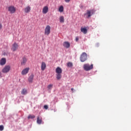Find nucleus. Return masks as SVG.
I'll return each mask as SVG.
<instances>
[{
	"label": "nucleus",
	"instance_id": "nucleus-7",
	"mask_svg": "<svg viewBox=\"0 0 131 131\" xmlns=\"http://www.w3.org/2000/svg\"><path fill=\"white\" fill-rule=\"evenodd\" d=\"M8 11L10 12V14H14L16 12V7L13 6H9Z\"/></svg>",
	"mask_w": 131,
	"mask_h": 131
},
{
	"label": "nucleus",
	"instance_id": "nucleus-29",
	"mask_svg": "<svg viewBox=\"0 0 131 131\" xmlns=\"http://www.w3.org/2000/svg\"><path fill=\"white\" fill-rule=\"evenodd\" d=\"M2 28H3V25L0 24V29H2Z\"/></svg>",
	"mask_w": 131,
	"mask_h": 131
},
{
	"label": "nucleus",
	"instance_id": "nucleus-30",
	"mask_svg": "<svg viewBox=\"0 0 131 131\" xmlns=\"http://www.w3.org/2000/svg\"><path fill=\"white\" fill-rule=\"evenodd\" d=\"M0 77H2V72H0Z\"/></svg>",
	"mask_w": 131,
	"mask_h": 131
},
{
	"label": "nucleus",
	"instance_id": "nucleus-25",
	"mask_svg": "<svg viewBox=\"0 0 131 131\" xmlns=\"http://www.w3.org/2000/svg\"><path fill=\"white\" fill-rule=\"evenodd\" d=\"M0 130H4V125H0Z\"/></svg>",
	"mask_w": 131,
	"mask_h": 131
},
{
	"label": "nucleus",
	"instance_id": "nucleus-31",
	"mask_svg": "<svg viewBox=\"0 0 131 131\" xmlns=\"http://www.w3.org/2000/svg\"><path fill=\"white\" fill-rule=\"evenodd\" d=\"M74 90V89H73V88H72V89H71V91H73Z\"/></svg>",
	"mask_w": 131,
	"mask_h": 131
},
{
	"label": "nucleus",
	"instance_id": "nucleus-24",
	"mask_svg": "<svg viewBox=\"0 0 131 131\" xmlns=\"http://www.w3.org/2000/svg\"><path fill=\"white\" fill-rule=\"evenodd\" d=\"M52 88H53V84H49L48 86V90H51V89H52Z\"/></svg>",
	"mask_w": 131,
	"mask_h": 131
},
{
	"label": "nucleus",
	"instance_id": "nucleus-14",
	"mask_svg": "<svg viewBox=\"0 0 131 131\" xmlns=\"http://www.w3.org/2000/svg\"><path fill=\"white\" fill-rule=\"evenodd\" d=\"M42 118L40 116H38L37 118V123L38 124H41V122H42Z\"/></svg>",
	"mask_w": 131,
	"mask_h": 131
},
{
	"label": "nucleus",
	"instance_id": "nucleus-13",
	"mask_svg": "<svg viewBox=\"0 0 131 131\" xmlns=\"http://www.w3.org/2000/svg\"><path fill=\"white\" fill-rule=\"evenodd\" d=\"M48 12H49V7L48 6L44 7L42 9V13L47 14Z\"/></svg>",
	"mask_w": 131,
	"mask_h": 131
},
{
	"label": "nucleus",
	"instance_id": "nucleus-19",
	"mask_svg": "<svg viewBox=\"0 0 131 131\" xmlns=\"http://www.w3.org/2000/svg\"><path fill=\"white\" fill-rule=\"evenodd\" d=\"M27 94V90L25 89H24L21 91V95H26Z\"/></svg>",
	"mask_w": 131,
	"mask_h": 131
},
{
	"label": "nucleus",
	"instance_id": "nucleus-17",
	"mask_svg": "<svg viewBox=\"0 0 131 131\" xmlns=\"http://www.w3.org/2000/svg\"><path fill=\"white\" fill-rule=\"evenodd\" d=\"M31 10V7L30 6H28L25 8V12L26 13H29Z\"/></svg>",
	"mask_w": 131,
	"mask_h": 131
},
{
	"label": "nucleus",
	"instance_id": "nucleus-1",
	"mask_svg": "<svg viewBox=\"0 0 131 131\" xmlns=\"http://www.w3.org/2000/svg\"><path fill=\"white\" fill-rule=\"evenodd\" d=\"M55 72L57 79L60 80L62 78V69L60 67H57L55 70Z\"/></svg>",
	"mask_w": 131,
	"mask_h": 131
},
{
	"label": "nucleus",
	"instance_id": "nucleus-5",
	"mask_svg": "<svg viewBox=\"0 0 131 131\" xmlns=\"http://www.w3.org/2000/svg\"><path fill=\"white\" fill-rule=\"evenodd\" d=\"M11 70V66L7 65L4 67V68L2 69L3 73H8L10 72Z\"/></svg>",
	"mask_w": 131,
	"mask_h": 131
},
{
	"label": "nucleus",
	"instance_id": "nucleus-12",
	"mask_svg": "<svg viewBox=\"0 0 131 131\" xmlns=\"http://www.w3.org/2000/svg\"><path fill=\"white\" fill-rule=\"evenodd\" d=\"M63 46L64 48H66L67 49H69V48H70V43L68 41L64 42Z\"/></svg>",
	"mask_w": 131,
	"mask_h": 131
},
{
	"label": "nucleus",
	"instance_id": "nucleus-22",
	"mask_svg": "<svg viewBox=\"0 0 131 131\" xmlns=\"http://www.w3.org/2000/svg\"><path fill=\"white\" fill-rule=\"evenodd\" d=\"M64 11V7L61 6L59 8V12H63Z\"/></svg>",
	"mask_w": 131,
	"mask_h": 131
},
{
	"label": "nucleus",
	"instance_id": "nucleus-16",
	"mask_svg": "<svg viewBox=\"0 0 131 131\" xmlns=\"http://www.w3.org/2000/svg\"><path fill=\"white\" fill-rule=\"evenodd\" d=\"M81 32H82L84 34H86L88 33V29L85 28H81Z\"/></svg>",
	"mask_w": 131,
	"mask_h": 131
},
{
	"label": "nucleus",
	"instance_id": "nucleus-20",
	"mask_svg": "<svg viewBox=\"0 0 131 131\" xmlns=\"http://www.w3.org/2000/svg\"><path fill=\"white\" fill-rule=\"evenodd\" d=\"M59 21L61 23H64V17L63 16L59 17Z\"/></svg>",
	"mask_w": 131,
	"mask_h": 131
},
{
	"label": "nucleus",
	"instance_id": "nucleus-26",
	"mask_svg": "<svg viewBox=\"0 0 131 131\" xmlns=\"http://www.w3.org/2000/svg\"><path fill=\"white\" fill-rule=\"evenodd\" d=\"M44 108L46 110H48V109H49V106L48 105H44Z\"/></svg>",
	"mask_w": 131,
	"mask_h": 131
},
{
	"label": "nucleus",
	"instance_id": "nucleus-15",
	"mask_svg": "<svg viewBox=\"0 0 131 131\" xmlns=\"http://www.w3.org/2000/svg\"><path fill=\"white\" fill-rule=\"evenodd\" d=\"M6 58H2L1 61H0V65H1L2 66L5 65V64H6Z\"/></svg>",
	"mask_w": 131,
	"mask_h": 131
},
{
	"label": "nucleus",
	"instance_id": "nucleus-9",
	"mask_svg": "<svg viewBox=\"0 0 131 131\" xmlns=\"http://www.w3.org/2000/svg\"><path fill=\"white\" fill-rule=\"evenodd\" d=\"M29 68H26L21 71L22 75H26L29 72Z\"/></svg>",
	"mask_w": 131,
	"mask_h": 131
},
{
	"label": "nucleus",
	"instance_id": "nucleus-3",
	"mask_svg": "<svg viewBox=\"0 0 131 131\" xmlns=\"http://www.w3.org/2000/svg\"><path fill=\"white\" fill-rule=\"evenodd\" d=\"M94 65L92 64L90 65L89 63L84 64L83 66V69L85 70V71H90V70H92L93 68H94Z\"/></svg>",
	"mask_w": 131,
	"mask_h": 131
},
{
	"label": "nucleus",
	"instance_id": "nucleus-4",
	"mask_svg": "<svg viewBox=\"0 0 131 131\" xmlns=\"http://www.w3.org/2000/svg\"><path fill=\"white\" fill-rule=\"evenodd\" d=\"M80 60L81 62H85L88 60V54L85 52H83L80 57Z\"/></svg>",
	"mask_w": 131,
	"mask_h": 131
},
{
	"label": "nucleus",
	"instance_id": "nucleus-8",
	"mask_svg": "<svg viewBox=\"0 0 131 131\" xmlns=\"http://www.w3.org/2000/svg\"><path fill=\"white\" fill-rule=\"evenodd\" d=\"M18 48H19V45H18V44L16 43V42H14L12 45V46L11 47V51H12V52H16V51L18 50Z\"/></svg>",
	"mask_w": 131,
	"mask_h": 131
},
{
	"label": "nucleus",
	"instance_id": "nucleus-28",
	"mask_svg": "<svg viewBox=\"0 0 131 131\" xmlns=\"http://www.w3.org/2000/svg\"><path fill=\"white\" fill-rule=\"evenodd\" d=\"M65 2L66 3H69L70 2V0H65Z\"/></svg>",
	"mask_w": 131,
	"mask_h": 131
},
{
	"label": "nucleus",
	"instance_id": "nucleus-21",
	"mask_svg": "<svg viewBox=\"0 0 131 131\" xmlns=\"http://www.w3.org/2000/svg\"><path fill=\"white\" fill-rule=\"evenodd\" d=\"M33 118H35V116H34V115H30L28 117V119H33Z\"/></svg>",
	"mask_w": 131,
	"mask_h": 131
},
{
	"label": "nucleus",
	"instance_id": "nucleus-11",
	"mask_svg": "<svg viewBox=\"0 0 131 131\" xmlns=\"http://www.w3.org/2000/svg\"><path fill=\"white\" fill-rule=\"evenodd\" d=\"M46 68H47V64H46V62L43 61L42 62L41 65V70H42V71H43L46 70Z\"/></svg>",
	"mask_w": 131,
	"mask_h": 131
},
{
	"label": "nucleus",
	"instance_id": "nucleus-23",
	"mask_svg": "<svg viewBox=\"0 0 131 131\" xmlns=\"http://www.w3.org/2000/svg\"><path fill=\"white\" fill-rule=\"evenodd\" d=\"M68 67H72L73 66V63H72V62H68L67 64Z\"/></svg>",
	"mask_w": 131,
	"mask_h": 131
},
{
	"label": "nucleus",
	"instance_id": "nucleus-18",
	"mask_svg": "<svg viewBox=\"0 0 131 131\" xmlns=\"http://www.w3.org/2000/svg\"><path fill=\"white\" fill-rule=\"evenodd\" d=\"M26 62H27V58H26V57H24L21 62V65H25Z\"/></svg>",
	"mask_w": 131,
	"mask_h": 131
},
{
	"label": "nucleus",
	"instance_id": "nucleus-2",
	"mask_svg": "<svg viewBox=\"0 0 131 131\" xmlns=\"http://www.w3.org/2000/svg\"><path fill=\"white\" fill-rule=\"evenodd\" d=\"M94 14H95V10L94 9H92L90 10H87L86 13L84 14V16H86V18L89 19L91 17V16H92Z\"/></svg>",
	"mask_w": 131,
	"mask_h": 131
},
{
	"label": "nucleus",
	"instance_id": "nucleus-6",
	"mask_svg": "<svg viewBox=\"0 0 131 131\" xmlns=\"http://www.w3.org/2000/svg\"><path fill=\"white\" fill-rule=\"evenodd\" d=\"M51 33V27L49 25L47 26L45 29V35H49Z\"/></svg>",
	"mask_w": 131,
	"mask_h": 131
},
{
	"label": "nucleus",
	"instance_id": "nucleus-10",
	"mask_svg": "<svg viewBox=\"0 0 131 131\" xmlns=\"http://www.w3.org/2000/svg\"><path fill=\"white\" fill-rule=\"evenodd\" d=\"M33 78H34V75H33V74H32L28 78V80L29 82H30V83H32L33 81Z\"/></svg>",
	"mask_w": 131,
	"mask_h": 131
},
{
	"label": "nucleus",
	"instance_id": "nucleus-27",
	"mask_svg": "<svg viewBox=\"0 0 131 131\" xmlns=\"http://www.w3.org/2000/svg\"><path fill=\"white\" fill-rule=\"evenodd\" d=\"M79 39V38L78 37H76V38H75V41H78Z\"/></svg>",
	"mask_w": 131,
	"mask_h": 131
}]
</instances>
